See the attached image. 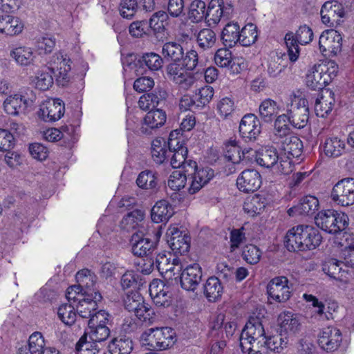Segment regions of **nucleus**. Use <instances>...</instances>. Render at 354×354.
Here are the masks:
<instances>
[{
  "label": "nucleus",
  "mask_w": 354,
  "mask_h": 354,
  "mask_svg": "<svg viewBox=\"0 0 354 354\" xmlns=\"http://www.w3.org/2000/svg\"><path fill=\"white\" fill-rule=\"evenodd\" d=\"M177 225H171L167 230V243L176 254H184L189 251L190 238L186 231Z\"/></svg>",
  "instance_id": "11"
},
{
  "label": "nucleus",
  "mask_w": 354,
  "mask_h": 354,
  "mask_svg": "<svg viewBox=\"0 0 354 354\" xmlns=\"http://www.w3.org/2000/svg\"><path fill=\"white\" fill-rule=\"evenodd\" d=\"M214 95V89L210 86H205L198 88L194 95L196 106L203 107L208 104Z\"/></svg>",
  "instance_id": "61"
},
{
  "label": "nucleus",
  "mask_w": 354,
  "mask_h": 354,
  "mask_svg": "<svg viewBox=\"0 0 354 354\" xmlns=\"http://www.w3.org/2000/svg\"><path fill=\"white\" fill-rule=\"evenodd\" d=\"M290 124V119L288 114L279 115L274 121V138L279 139L289 133L288 124Z\"/></svg>",
  "instance_id": "58"
},
{
  "label": "nucleus",
  "mask_w": 354,
  "mask_h": 354,
  "mask_svg": "<svg viewBox=\"0 0 354 354\" xmlns=\"http://www.w3.org/2000/svg\"><path fill=\"white\" fill-rule=\"evenodd\" d=\"M261 176L255 169L243 171L236 179L238 189L243 192H254L261 185Z\"/></svg>",
  "instance_id": "22"
},
{
  "label": "nucleus",
  "mask_w": 354,
  "mask_h": 354,
  "mask_svg": "<svg viewBox=\"0 0 354 354\" xmlns=\"http://www.w3.org/2000/svg\"><path fill=\"white\" fill-rule=\"evenodd\" d=\"M202 272L198 264L187 266L180 274L181 287L187 291H194L201 280Z\"/></svg>",
  "instance_id": "26"
},
{
  "label": "nucleus",
  "mask_w": 354,
  "mask_h": 354,
  "mask_svg": "<svg viewBox=\"0 0 354 354\" xmlns=\"http://www.w3.org/2000/svg\"><path fill=\"white\" fill-rule=\"evenodd\" d=\"M346 144L344 140L334 136L327 138L324 145V151L327 156L337 158L346 152Z\"/></svg>",
  "instance_id": "35"
},
{
  "label": "nucleus",
  "mask_w": 354,
  "mask_h": 354,
  "mask_svg": "<svg viewBox=\"0 0 354 354\" xmlns=\"http://www.w3.org/2000/svg\"><path fill=\"white\" fill-rule=\"evenodd\" d=\"M136 183L142 189H153L157 185L156 174L150 170L143 171L138 175Z\"/></svg>",
  "instance_id": "54"
},
{
  "label": "nucleus",
  "mask_w": 354,
  "mask_h": 354,
  "mask_svg": "<svg viewBox=\"0 0 354 354\" xmlns=\"http://www.w3.org/2000/svg\"><path fill=\"white\" fill-rule=\"evenodd\" d=\"M267 292L270 300L278 303L286 302L291 295L288 279L282 276L272 279L267 286Z\"/></svg>",
  "instance_id": "13"
},
{
  "label": "nucleus",
  "mask_w": 354,
  "mask_h": 354,
  "mask_svg": "<svg viewBox=\"0 0 354 354\" xmlns=\"http://www.w3.org/2000/svg\"><path fill=\"white\" fill-rule=\"evenodd\" d=\"M71 63L70 57L62 52L55 53L50 58L48 68L55 73L57 81L62 85L69 80Z\"/></svg>",
  "instance_id": "12"
},
{
  "label": "nucleus",
  "mask_w": 354,
  "mask_h": 354,
  "mask_svg": "<svg viewBox=\"0 0 354 354\" xmlns=\"http://www.w3.org/2000/svg\"><path fill=\"white\" fill-rule=\"evenodd\" d=\"M64 113V104L59 99H48L40 106L38 115L44 121L59 120Z\"/></svg>",
  "instance_id": "18"
},
{
  "label": "nucleus",
  "mask_w": 354,
  "mask_h": 354,
  "mask_svg": "<svg viewBox=\"0 0 354 354\" xmlns=\"http://www.w3.org/2000/svg\"><path fill=\"white\" fill-rule=\"evenodd\" d=\"M261 131L259 120L254 114L245 115L239 124V133L245 140L254 141Z\"/></svg>",
  "instance_id": "21"
},
{
  "label": "nucleus",
  "mask_w": 354,
  "mask_h": 354,
  "mask_svg": "<svg viewBox=\"0 0 354 354\" xmlns=\"http://www.w3.org/2000/svg\"><path fill=\"white\" fill-rule=\"evenodd\" d=\"M330 197L342 206L354 204V178H347L338 181L333 187Z\"/></svg>",
  "instance_id": "10"
},
{
  "label": "nucleus",
  "mask_w": 354,
  "mask_h": 354,
  "mask_svg": "<svg viewBox=\"0 0 354 354\" xmlns=\"http://www.w3.org/2000/svg\"><path fill=\"white\" fill-rule=\"evenodd\" d=\"M10 56L21 66H28L34 64L37 58L36 52L31 47L20 46L13 48Z\"/></svg>",
  "instance_id": "29"
},
{
  "label": "nucleus",
  "mask_w": 354,
  "mask_h": 354,
  "mask_svg": "<svg viewBox=\"0 0 354 354\" xmlns=\"http://www.w3.org/2000/svg\"><path fill=\"white\" fill-rule=\"evenodd\" d=\"M29 102V100L24 95L15 93L8 95L4 100L3 106L6 113L12 115H17L26 111Z\"/></svg>",
  "instance_id": "28"
},
{
  "label": "nucleus",
  "mask_w": 354,
  "mask_h": 354,
  "mask_svg": "<svg viewBox=\"0 0 354 354\" xmlns=\"http://www.w3.org/2000/svg\"><path fill=\"white\" fill-rule=\"evenodd\" d=\"M158 350H165L174 344L175 342V332L169 327L156 328Z\"/></svg>",
  "instance_id": "44"
},
{
  "label": "nucleus",
  "mask_w": 354,
  "mask_h": 354,
  "mask_svg": "<svg viewBox=\"0 0 354 354\" xmlns=\"http://www.w3.org/2000/svg\"><path fill=\"white\" fill-rule=\"evenodd\" d=\"M287 112L292 127L301 129L307 124L309 110L308 101L305 98L295 95H290V103L288 106Z\"/></svg>",
  "instance_id": "9"
},
{
  "label": "nucleus",
  "mask_w": 354,
  "mask_h": 354,
  "mask_svg": "<svg viewBox=\"0 0 354 354\" xmlns=\"http://www.w3.org/2000/svg\"><path fill=\"white\" fill-rule=\"evenodd\" d=\"M169 17L166 12L158 11L153 14L151 17L149 24V27L156 32L164 31L166 26L168 25Z\"/></svg>",
  "instance_id": "51"
},
{
  "label": "nucleus",
  "mask_w": 354,
  "mask_h": 354,
  "mask_svg": "<svg viewBox=\"0 0 354 354\" xmlns=\"http://www.w3.org/2000/svg\"><path fill=\"white\" fill-rule=\"evenodd\" d=\"M88 339L85 333L80 338L75 344V354H98L100 352L98 344Z\"/></svg>",
  "instance_id": "43"
},
{
  "label": "nucleus",
  "mask_w": 354,
  "mask_h": 354,
  "mask_svg": "<svg viewBox=\"0 0 354 354\" xmlns=\"http://www.w3.org/2000/svg\"><path fill=\"white\" fill-rule=\"evenodd\" d=\"M173 214V207L166 200L156 202L151 209V218L155 223L166 222Z\"/></svg>",
  "instance_id": "34"
},
{
  "label": "nucleus",
  "mask_w": 354,
  "mask_h": 354,
  "mask_svg": "<svg viewBox=\"0 0 354 354\" xmlns=\"http://www.w3.org/2000/svg\"><path fill=\"white\" fill-rule=\"evenodd\" d=\"M28 346L30 354H41L46 347L41 333L35 332L31 334L28 338Z\"/></svg>",
  "instance_id": "56"
},
{
  "label": "nucleus",
  "mask_w": 354,
  "mask_h": 354,
  "mask_svg": "<svg viewBox=\"0 0 354 354\" xmlns=\"http://www.w3.org/2000/svg\"><path fill=\"white\" fill-rule=\"evenodd\" d=\"M88 331L85 334L89 337V339L95 341L97 344L106 341L110 336L111 330L107 326H88Z\"/></svg>",
  "instance_id": "50"
},
{
  "label": "nucleus",
  "mask_w": 354,
  "mask_h": 354,
  "mask_svg": "<svg viewBox=\"0 0 354 354\" xmlns=\"http://www.w3.org/2000/svg\"><path fill=\"white\" fill-rule=\"evenodd\" d=\"M279 332L281 336L295 335L301 326V322L298 315L290 311H284L279 314L278 319Z\"/></svg>",
  "instance_id": "20"
},
{
  "label": "nucleus",
  "mask_w": 354,
  "mask_h": 354,
  "mask_svg": "<svg viewBox=\"0 0 354 354\" xmlns=\"http://www.w3.org/2000/svg\"><path fill=\"white\" fill-rule=\"evenodd\" d=\"M166 72L169 79L183 91H188L194 86L199 76L198 73L188 71L183 65L178 62L169 64L167 66Z\"/></svg>",
  "instance_id": "7"
},
{
  "label": "nucleus",
  "mask_w": 354,
  "mask_h": 354,
  "mask_svg": "<svg viewBox=\"0 0 354 354\" xmlns=\"http://www.w3.org/2000/svg\"><path fill=\"white\" fill-rule=\"evenodd\" d=\"M168 143L162 138H156L151 144V156L157 164L163 163L169 156Z\"/></svg>",
  "instance_id": "41"
},
{
  "label": "nucleus",
  "mask_w": 354,
  "mask_h": 354,
  "mask_svg": "<svg viewBox=\"0 0 354 354\" xmlns=\"http://www.w3.org/2000/svg\"><path fill=\"white\" fill-rule=\"evenodd\" d=\"M166 120L167 115L162 109L149 111L143 118L140 131L142 134H151L153 130L162 127Z\"/></svg>",
  "instance_id": "24"
},
{
  "label": "nucleus",
  "mask_w": 354,
  "mask_h": 354,
  "mask_svg": "<svg viewBox=\"0 0 354 354\" xmlns=\"http://www.w3.org/2000/svg\"><path fill=\"white\" fill-rule=\"evenodd\" d=\"M75 278L77 285L71 286L67 289V299H74L79 294L94 295L95 293H100L95 288L96 277L89 270H81L76 274Z\"/></svg>",
  "instance_id": "8"
},
{
  "label": "nucleus",
  "mask_w": 354,
  "mask_h": 354,
  "mask_svg": "<svg viewBox=\"0 0 354 354\" xmlns=\"http://www.w3.org/2000/svg\"><path fill=\"white\" fill-rule=\"evenodd\" d=\"M216 109L221 118H228L235 110L234 100L230 97H223L218 102Z\"/></svg>",
  "instance_id": "60"
},
{
  "label": "nucleus",
  "mask_w": 354,
  "mask_h": 354,
  "mask_svg": "<svg viewBox=\"0 0 354 354\" xmlns=\"http://www.w3.org/2000/svg\"><path fill=\"white\" fill-rule=\"evenodd\" d=\"M320 14L322 23L331 27L340 23L344 11L341 3L337 1H326L322 6Z\"/></svg>",
  "instance_id": "19"
},
{
  "label": "nucleus",
  "mask_w": 354,
  "mask_h": 354,
  "mask_svg": "<svg viewBox=\"0 0 354 354\" xmlns=\"http://www.w3.org/2000/svg\"><path fill=\"white\" fill-rule=\"evenodd\" d=\"M286 344L287 342L284 340L283 336L280 335L269 338L266 337L262 342V346H260V350L263 351V354H265L267 350L279 353Z\"/></svg>",
  "instance_id": "53"
},
{
  "label": "nucleus",
  "mask_w": 354,
  "mask_h": 354,
  "mask_svg": "<svg viewBox=\"0 0 354 354\" xmlns=\"http://www.w3.org/2000/svg\"><path fill=\"white\" fill-rule=\"evenodd\" d=\"M342 341V333L339 329L333 326L324 328L318 336L319 346L326 351L336 350Z\"/></svg>",
  "instance_id": "23"
},
{
  "label": "nucleus",
  "mask_w": 354,
  "mask_h": 354,
  "mask_svg": "<svg viewBox=\"0 0 354 354\" xmlns=\"http://www.w3.org/2000/svg\"><path fill=\"white\" fill-rule=\"evenodd\" d=\"M231 10L230 5H224L223 0H211L207 10L205 20L209 26L216 25L222 16L229 15Z\"/></svg>",
  "instance_id": "27"
},
{
  "label": "nucleus",
  "mask_w": 354,
  "mask_h": 354,
  "mask_svg": "<svg viewBox=\"0 0 354 354\" xmlns=\"http://www.w3.org/2000/svg\"><path fill=\"white\" fill-rule=\"evenodd\" d=\"M131 251L137 257H142L152 252L155 245L149 238L142 237L138 232H136L131 237Z\"/></svg>",
  "instance_id": "31"
},
{
  "label": "nucleus",
  "mask_w": 354,
  "mask_h": 354,
  "mask_svg": "<svg viewBox=\"0 0 354 354\" xmlns=\"http://www.w3.org/2000/svg\"><path fill=\"white\" fill-rule=\"evenodd\" d=\"M55 46V39L51 37H42L37 39L34 44V49L39 55L50 53Z\"/></svg>",
  "instance_id": "52"
},
{
  "label": "nucleus",
  "mask_w": 354,
  "mask_h": 354,
  "mask_svg": "<svg viewBox=\"0 0 354 354\" xmlns=\"http://www.w3.org/2000/svg\"><path fill=\"white\" fill-rule=\"evenodd\" d=\"M264 207V199L257 194L247 197L243 203V210L250 216L260 214Z\"/></svg>",
  "instance_id": "40"
},
{
  "label": "nucleus",
  "mask_w": 354,
  "mask_h": 354,
  "mask_svg": "<svg viewBox=\"0 0 354 354\" xmlns=\"http://www.w3.org/2000/svg\"><path fill=\"white\" fill-rule=\"evenodd\" d=\"M319 201L313 196H306L301 199L300 203L292 208L288 210L290 216L293 214L299 215L310 216L315 214L318 209Z\"/></svg>",
  "instance_id": "32"
},
{
  "label": "nucleus",
  "mask_w": 354,
  "mask_h": 354,
  "mask_svg": "<svg viewBox=\"0 0 354 354\" xmlns=\"http://www.w3.org/2000/svg\"><path fill=\"white\" fill-rule=\"evenodd\" d=\"M53 71L48 67L39 69L33 79L35 87L41 91L48 90L53 84Z\"/></svg>",
  "instance_id": "38"
},
{
  "label": "nucleus",
  "mask_w": 354,
  "mask_h": 354,
  "mask_svg": "<svg viewBox=\"0 0 354 354\" xmlns=\"http://www.w3.org/2000/svg\"><path fill=\"white\" fill-rule=\"evenodd\" d=\"M173 133H171L168 140L169 153L171 156L170 165L173 168L185 169V171L188 174L194 172L188 189L189 193L194 194L214 177V170L209 167L198 169L195 161L187 160V147L180 144L177 139H173Z\"/></svg>",
  "instance_id": "1"
},
{
  "label": "nucleus",
  "mask_w": 354,
  "mask_h": 354,
  "mask_svg": "<svg viewBox=\"0 0 354 354\" xmlns=\"http://www.w3.org/2000/svg\"><path fill=\"white\" fill-rule=\"evenodd\" d=\"M206 4L201 0H194L189 6L188 17L194 23H198L206 17Z\"/></svg>",
  "instance_id": "46"
},
{
  "label": "nucleus",
  "mask_w": 354,
  "mask_h": 354,
  "mask_svg": "<svg viewBox=\"0 0 354 354\" xmlns=\"http://www.w3.org/2000/svg\"><path fill=\"white\" fill-rule=\"evenodd\" d=\"M57 315L60 320L66 325H72L76 320V312L71 304H62L57 310Z\"/></svg>",
  "instance_id": "57"
},
{
  "label": "nucleus",
  "mask_w": 354,
  "mask_h": 354,
  "mask_svg": "<svg viewBox=\"0 0 354 354\" xmlns=\"http://www.w3.org/2000/svg\"><path fill=\"white\" fill-rule=\"evenodd\" d=\"M215 41L216 35L211 29L204 28L198 33L197 42L203 48H212Z\"/></svg>",
  "instance_id": "62"
},
{
  "label": "nucleus",
  "mask_w": 354,
  "mask_h": 354,
  "mask_svg": "<svg viewBox=\"0 0 354 354\" xmlns=\"http://www.w3.org/2000/svg\"><path fill=\"white\" fill-rule=\"evenodd\" d=\"M240 27L237 23L230 22L223 29L221 39L225 46L233 47L239 42Z\"/></svg>",
  "instance_id": "37"
},
{
  "label": "nucleus",
  "mask_w": 354,
  "mask_h": 354,
  "mask_svg": "<svg viewBox=\"0 0 354 354\" xmlns=\"http://www.w3.org/2000/svg\"><path fill=\"white\" fill-rule=\"evenodd\" d=\"M223 286L217 277H209L204 286V294L209 301H216L223 293Z\"/></svg>",
  "instance_id": "39"
},
{
  "label": "nucleus",
  "mask_w": 354,
  "mask_h": 354,
  "mask_svg": "<svg viewBox=\"0 0 354 354\" xmlns=\"http://www.w3.org/2000/svg\"><path fill=\"white\" fill-rule=\"evenodd\" d=\"M68 301L77 302L76 311L79 316L88 319L97 310V302L102 299L100 293H95L94 295L79 294L75 296L74 299H67Z\"/></svg>",
  "instance_id": "14"
},
{
  "label": "nucleus",
  "mask_w": 354,
  "mask_h": 354,
  "mask_svg": "<svg viewBox=\"0 0 354 354\" xmlns=\"http://www.w3.org/2000/svg\"><path fill=\"white\" fill-rule=\"evenodd\" d=\"M169 257L165 252L159 253L156 255L154 261V264L157 270L161 274L168 275L169 278L172 276L178 275L182 270V266L179 259L174 258L171 261L170 254Z\"/></svg>",
  "instance_id": "17"
},
{
  "label": "nucleus",
  "mask_w": 354,
  "mask_h": 354,
  "mask_svg": "<svg viewBox=\"0 0 354 354\" xmlns=\"http://www.w3.org/2000/svg\"><path fill=\"white\" fill-rule=\"evenodd\" d=\"M23 28L24 24L18 17L10 15L0 16V32L14 36L21 32Z\"/></svg>",
  "instance_id": "33"
},
{
  "label": "nucleus",
  "mask_w": 354,
  "mask_h": 354,
  "mask_svg": "<svg viewBox=\"0 0 354 354\" xmlns=\"http://www.w3.org/2000/svg\"><path fill=\"white\" fill-rule=\"evenodd\" d=\"M337 72L338 66L334 62L315 65L306 74V85L313 90L323 89L336 77Z\"/></svg>",
  "instance_id": "5"
},
{
  "label": "nucleus",
  "mask_w": 354,
  "mask_h": 354,
  "mask_svg": "<svg viewBox=\"0 0 354 354\" xmlns=\"http://www.w3.org/2000/svg\"><path fill=\"white\" fill-rule=\"evenodd\" d=\"M317 229L307 225H299L290 229L285 236V246L289 251H306L315 249L322 242Z\"/></svg>",
  "instance_id": "2"
},
{
  "label": "nucleus",
  "mask_w": 354,
  "mask_h": 354,
  "mask_svg": "<svg viewBox=\"0 0 354 354\" xmlns=\"http://www.w3.org/2000/svg\"><path fill=\"white\" fill-rule=\"evenodd\" d=\"M194 172L188 174L185 171V169H183V170H176L170 175L167 185L172 190L178 191L185 187L187 181V176H194Z\"/></svg>",
  "instance_id": "47"
},
{
  "label": "nucleus",
  "mask_w": 354,
  "mask_h": 354,
  "mask_svg": "<svg viewBox=\"0 0 354 354\" xmlns=\"http://www.w3.org/2000/svg\"><path fill=\"white\" fill-rule=\"evenodd\" d=\"M111 354H129L132 349V341L126 337L113 338L109 344Z\"/></svg>",
  "instance_id": "42"
},
{
  "label": "nucleus",
  "mask_w": 354,
  "mask_h": 354,
  "mask_svg": "<svg viewBox=\"0 0 354 354\" xmlns=\"http://www.w3.org/2000/svg\"><path fill=\"white\" fill-rule=\"evenodd\" d=\"M160 95L150 93L142 95L138 100V106L142 110H148L157 106L161 100Z\"/></svg>",
  "instance_id": "63"
},
{
  "label": "nucleus",
  "mask_w": 354,
  "mask_h": 354,
  "mask_svg": "<svg viewBox=\"0 0 354 354\" xmlns=\"http://www.w3.org/2000/svg\"><path fill=\"white\" fill-rule=\"evenodd\" d=\"M162 54L165 59L177 62L183 58V49L176 42H167L162 46Z\"/></svg>",
  "instance_id": "48"
},
{
  "label": "nucleus",
  "mask_w": 354,
  "mask_h": 354,
  "mask_svg": "<svg viewBox=\"0 0 354 354\" xmlns=\"http://www.w3.org/2000/svg\"><path fill=\"white\" fill-rule=\"evenodd\" d=\"M335 103L334 93L330 90L322 91L316 100L315 111L318 117H327L333 109Z\"/></svg>",
  "instance_id": "30"
},
{
  "label": "nucleus",
  "mask_w": 354,
  "mask_h": 354,
  "mask_svg": "<svg viewBox=\"0 0 354 354\" xmlns=\"http://www.w3.org/2000/svg\"><path fill=\"white\" fill-rule=\"evenodd\" d=\"M315 224L322 230L330 234H339L348 225V216L344 212L334 209L319 212L315 217Z\"/></svg>",
  "instance_id": "6"
},
{
  "label": "nucleus",
  "mask_w": 354,
  "mask_h": 354,
  "mask_svg": "<svg viewBox=\"0 0 354 354\" xmlns=\"http://www.w3.org/2000/svg\"><path fill=\"white\" fill-rule=\"evenodd\" d=\"M144 212L139 209H134L125 215L122 221L121 225L122 228L129 231L136 228L138 223L144 218Z\"/></svg>",
  "instance_id": "55"
},
{
  "label": "nucleus",
  "mask_w": 354,
  "mask_h": 354,
  "mask_svg": "<svg viewBox=\"0 0 354 354\" xmlns=\"http://www.w3.org/2000/svg\"><path fill=\"white\" fill-rule=\"evenodd\" d=\"M257 163L261 167L270 169L273 174L288 175L293 171L294 165L288 158L279 155L272 147H266L259 151L257 154Z\"/></svg>",
  "instance_id": "4"
},
{
  "label": "nucleus",
  "mask_w": 354,
  "mask_h": 354,
  "mask_svg": "<svg viewBox=\"0 0 354 354\" xmlns=\"http://www.w3.org/2000/svg\"><path fill=\"white\" fill-rule=\"evenodd\" d=\"M266 339L264 328L257 318H250L246 323L240 336V346L243 352L248 354H263L260 350L262 342Z\"/></svg>",
  "instance_id": "3"
},
{
  "label": "nucleus",
  "mask_w": 354,
  "mask_h": 354,
  "mask_svg": "<svg viewBox=\"0 0 354 354\" xmlns=\"http://www.w3.org/2000/svg\"><path fill=\"white\" fill-rule=\"evenodd\" d=\"M279 111L277 102L270 98L263 100L259 106V116L266 122H272Z\"/></svg>",
  "instance_id": "36"
},
{
  "label": "nucleus",
  "mask_w": 354,
  "mask_h": 354,
  "mask_svg": "<svg viewBox=\"0 0 354 354\" xmlns=\"http://www.w3.org/2000/svg\"><path fill=\"white\" fill-rule=\"evenodd\" d=\"M156 328H151L145 330L140 337V341L144 346L148 347L149 350H158Z\"/></svg>",
  "instance_id": "64"
},
{
  "label": "nucleus",
  "mask_w": 354,
  "mask_h": 354,
  "mask_svg": "<svg viewBox=\"0 0 354 354\" xmlns=\"http://www.w3.org/2000/svg\"><path fill=\"white\" fill-rule=\"evenodd\" d=\"M319 45L320 50L326 55H335L342 49V35L336 30H326L320 35Z\"/></svg>",
  "instance_id": "15"
},
{
  "label": "nucleus",
  "mask_w": 354,
  "mask_h": 354,
  "mask_svg": "<svg viewBox=\"0 0 354 354\" xmlns=\"http://www.w3.org/2000/svg\"><path fill=\"white\" fill-rule=\"evenodd\" d=\"M169 286L162 280L155 279L149 284V295L153 303L160 307H168L171 304L172 294Z\"/></svg>",
  "instance_id": "16"
},
{
  "label": "nucleus",
  "mask_w": 354,
  "mask_h": 354,
  "mask_svg": "<svg viewBox=\"0 0 354 354\" xmlns=\"http://www.w3.org/2000/svg\"><path fill=\"white\" fill-rule=\"evenodd\" d=\"M285 42L288 48V55L291 62L297 60L299 54V47L297 38L292 32H288L285 36Z\"/></svg>",
  "instance_id": "59"
},
{
  "label": "nucleus",
  "mask_w": 354,
  "mask_h": 354,
  "mask_svg": "<svg viewBox=\"0 0 354 354\" xmlns=\"http://www.w3.org/2000/svg\"><path fill=\"white\" fill-rule=\"evenodd\" d=\"M341 263L335 259H330L324 264L323 271L330 277L342 281L346 272L340 266Z\"/></svg>",
  "instance_id": "49"
},
{
  "label": "nucleus",
  "mask_w": 354,
  "mask_h": 354,
  "mask_svg": "<svg viewBox=\"0 0 354 354\" xmlns=\"http://www.w3.org/2000/svg\"><path fill=\"white\" fill-rule=\"evenodd\" d=\"M274 141L281 145V149L283 151L284 158L291 160V157L299 158L302 153L303 144L300 139L295 136L288 134Z\"/></svg>",
  "instance_id": "25"
},
{
  "label": "nucleus",
  "mask_w": 354,
  "mask_h": 354,
  "mask_svg": "<svg viewBox=\"0 0 354 354\" xmlns=\"http://www.w3.org/2000/svg\"><path fill=\"white\" fill-rule=\"evenodd\" d=\"M258 38L257 26L249 23L240 31L239 42L243 46H250L255 43Z\"/></svg>",
  "instance_id": "45"
}]
</instances>
